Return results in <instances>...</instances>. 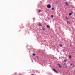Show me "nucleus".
I'll list each match as a JSON object with an SVG mask.
<instances>
[{"label":"nucleus","mask_w":75,"mask_h":75,"mask_svg":"<svg viewBox=\"0 0 75 75\" xmlns=\"http://www.w3.org/2000/svg\"><path fill=\"white\" fill-rule=\"evenodd\" d=\"M47 7L48 8H50L51 7V6L50 4H48L47 5Z\"/></svg>","instance_id":"1"},{"label":"nucleus","mask_w":75,"mask_h":75,"mask_svg":"<svg viewBox=\"0 0 75 75\" xmlns=\"http://www.w3.org/2000/svg\"><path fill=\"white\" fill-rule=\"evenodd\" d=\"M52 70L54 71L55 72H56V73H58V71H57L55 69H53Z\"/></svg>","instance_id":"2"},{"label":"nucleus","mask_w":75,"mask_h":75,"mask_svg":"<svg viewBox=\"0 0 75 75\" xmlns=\"http://www.w3.org/2000/svg\"><path fill=\"white\" fill-rule=\"evenodd\" d=\"M58 65H59V67L61 68V66L60 65V64H59V63L58 64Z\"/></svg>","instance_id":"3"},{"label":"nucleus","mask_w":75,"mask_h":75,"mask_svg":"<svg viewBox=\"0 0 75 75\" xmlns=\"http://www.w3.org/2000/svg\"><path fill=\"white\" fill-rule=\"evenodd\" d=\"M65 4H66V5H67V6H68V2H65Z\"/></svg>","instance_id":"4"},{"label":"nucleus","mask_w":75,"mask_h":75,"mask_svg":"<svg viewBox=\"0 0 75 75\" xmlns=\"http://www.w3.org/2000/svg\"><path fill=\"white\" fill-rule=\"evenodd\" d=\"M47 27V28H50V26L49 25H47L46 26Z\"/></svg>","instance_id":"5"},{"label":"nucleus","mask_w":75,"mask_h":75,"mask_svg":"<svg viewBox=\"0 0 75 75\" xmlns=\"http://www.w3.org/2000/svg\"><path fill=\"white\" fill-rule=\"evenodd\" d=\"M39 26H41H41H42V25H41V23H39Z\"/></svg>","instance_id":"6"},{"label":"nucleus","mask_w":75,"mask_h":75,"mask_svg":"<svg viewBox=\"0 0 75 75\" xmlns=\"http://www.w3.org/2000/svg\"><path fill=\"white\" fill-rule=\"evenodd\" d=\"M69 58H72V56L71 55L69 56Z\"/></svg>","instance_id":"7"},{"label":"nucleus","mask_w":75,"mask_h":75,"mask_svg":"<svg viewBox=\"0 0 75 75\" xmlns=\"http://www.w3.org/2000/svg\"><path fill=\"white\" fill-rule=\"evenodd\" d=\"M42 29L43 30H44V31H45V28H42Z\"/></svg>","instance_id":"8"},{"label":"nucleus","mask_w":75,"mask_h":75,"mask_svg":"<svg viewBox=\"0 0 75 75\" xmlns=\"http://www.w3.org/2000/svg\"><path fill=\"white\" fill-rule=\"evenodd\" d=\"M51 18H53V17H54V15H52L51 16Z\"/></svg>","instance_id":"9"},{"label":"nucleus","mask_w":75,"mask_h":75,"mask_svg":"<svg viewBox=\"0 0 75 75\" xmlns=\"http://www.w3.org/2000/svg\"><path fill=\"white\" fill-rule=\"evenodd\" d=\"M32 55L33 56H35V53H33Z\"/></svg>","instance_id":"10"},{"label":"nucleus","mask_w":75,"mask_h":75,"mask_svg":"<svg viewBox=\"0 0 75 75\" xmlns=\"http://www.w3.org/2000/svg\"><path fill=\"white\" fill-rule=\"evenodd\" d=\"M71 15H72V13H69V16H71Z\"/></svg>","instance_id":"11"},{"label":"nucleus","mask_w":75,"mask_h":75,"mask_svg":"<svg viewBox=\"0 0 75 75\" xmlns=\"http://www.w3.org/2000/svg\"><path fill=\"white\" fill-rule=\"evenodd\" d=\"M52 10H54V8H52Z\"/></svg>","instance_id":"12"},{"label":"nucleus","mask_w":75,"mask_h":75,"mask_svg":"<svg viewBox=\"0 0 75 75\" xmlns=\"http://www.w3.org/2000/svg\"><path fill=\"white\" fill-rule=\"evenodd\" d=\"M60 46L61 47H62V45L60 44Z\"/></svg>","instance_id":"13"},{"label":"nucleus","mask_w":75,"mask_h":75,"mask_svg":"<svg viewBox=\"0 0 75 75\" xmlns=\"http://www.w3.org/2000/svg\"><path fill=\"white\" fill-rule=\"evenodd\" d=\"M41 10H39V12H41Z\"/></svg>","instance_id":"14"},{"label":"nucleus","mask_w":75,"mask_h":75,"mask_svg":"<svg viewBox=\"0 0 75 75\" xmlns=\"http://www.w3.org/2000/svg\"><path fill=\"white\" fill-rule=\"evenodd\" d=\"M66 19H67L68 20V17H66Z\"/></svg>","instance_id":"15"},{"label":"nucleus","mask_w":75,"mask_h":75,"mask_svg":"<svg viewBox=\"0 0 75 75\" xmlns=\"http://www.w3.org/2000/svg\"><path fill=\"white\" fill-rule=\"evenodd\" d=\"M70 65L71 66V65H72V64H70Z\"/></svg>","instance_id":"16"},{"label":"nucleus","mask_w":75,"mask_h":75,"mask_svg":"<svg viewBox=\"0 0 75 75\" xmlns=\"http://www.w3.org/2000/svg\"><path fill=\"white\" fill-rule=\"evenodd\" d=\"M64 61H65V62H66V60H64Z\"/></svg>","instance_id":"17"},{"label":"nucleus","mask_w":75,"mask_h":75,"mask_svg":"<svg viewBox=\"0 0 75 75\" xmlns=\"http://www.w3.org/2000/svg\"><path fill=\"white\" fill-rule=\"evenodd\" d=\"M31 75H34L33 74H31Z\"/></svg>","instance_id":"18"}]
</instances>
